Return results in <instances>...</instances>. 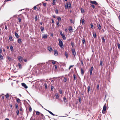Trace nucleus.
<instances>
[{"instance_id":"obj_44","label":"nucleus","mask_w":120,"mask_h":120,"mask_svg":"<svg viewBox=\"0 0 120 120\" xmlns=\"http://www.w3.org/2000/svg\"><path fill=\"white\" fill-rule=\"evenodd\" d=\"M74 65H71L70 66V67H69V70H70V69H71V68L73 67L74 66Z\"/></svg>"},{"instance_id":"obj_9","label":"nucleus","mask_w":120,"mask_h":120,"mask_svg":"<svg viewBox=\"0 0 120 120\" xmlns=\"http://www.w3.org/2000/svg\"><path fill=\"white\" fill-rule=\"evenodd\" d=\"M54 55L56 56H57L58 54L57 51L56 50H54Z\"/></svg>"},{"instance_id":"obj_59","label":"nucleus","mask_w":120,"mask_h":120,"mask_svg":"<svg viewBox=\"0 0 120 120\" xmlns=\"http://www.w3.org/2000/svg\"><path fill=\"white\" fill-rule=\"evenodd\" d=\"M2 49H0V54H1V53L2 52Z\"/></svg>"},{"instance_id":"obj_48","label":"nucleus","mask_w":120,"mask_h":120,"mask_svg":"<svg viewBox=\"0 0 120 120\" xmlns=\"http://www.w3.org/2000/svg\"><path fill=\"white\" fill-rule=\"evenodd\" d=\"M6 98H8L9 97V95L8 94H7L6 95Z\"/></svg>"},{"instance_id":"obj_42","label":"nucleus","mask_w":120,"mask_h":120,"mask_svg":"<svg viewBox=\"0 0 120 120\" xmlns=\"http://www.w3.org/2000/svg\"><path fill=\"white\" fill-rule=\"evenodd\" d=\"M40 113V112L38 111H37L36 112V114L37 115H39Z\"/></svg>"},{"instance_id":"obj_18","label":"nucleus","mask_w":120,"mask_h":120,"mask_svg":"<svg viewBox=\"0 0 120 120\" xmlns=\"http://www.w3.org/2000/svg\"><path fill=\"white\" fill-rule=\"evenodd\" d=\"M87 89L88 90V92L89 93L90 91V86H88L87 87Z\"/></svg>"},{"instance_id":"obj_2","label":"nucleus","mask_w":120,"mask_h":120,"mask_svg":"<svg viewBox=\"0 0 120 120\" xmlns=\"http://www.w3.org/2000/svg\"><path fill=\"white\" fill-rule=\"evenodd\" d=\"M71 4L70 2L68 3L66 5H65L66 8H70L71 7Z\"/></svg>"},{"instance_id":"obj_8","label":"nucleus","mask_w":120,"mask_h":120,"mask_svg":"<svg viewBox=\"0 0 120 120\" xmlns=\"http://www.w3.org/2000/svg\"><path fill=\"white\" fill-rule=\"evenodd\" d=\"M22 86L24 87L25 88L27 89L28 88V86L26 85V84L24 83H22L21 84Z\"/></svg>"},{"instance_id":"obj_1","label":"nucleus","mask_w":120,"mask_h":120,"mask_svg":"<svg viewBox=\"0 0 120 120\" xmlns=\"http://www.w3.org/2000/svg\"><path fill=\"white\" fill-rule=\"evenodd\" d=\"M58 41H59V45L61 48L62 49L64 46L63 42L60 39H58Z\"/></svg>"},{"instance_id":"obj_57","label":"nucleus","mask_w":120,"mask_h":120,"mask_svg":"<svg viewBox=\"0 0 120 120\" xmlns=\"http://www.w3.org/2000/svg\"><path fill=\"white\" fill-rule=\"evenodd\" d=\"M19 21V22H20L21 21V19L20 18H18Z\"/></svg>"},{"instance_id":"obj_62","label":"nucleus","mask_w":120,"mask_h":120,"mask_svg":"<svg viewBox=\"0 0 120 120\" xmlns=\"http://www.w3.org/2000/svg\"><path fill=\"white\" fill-rule=\"evenodd\" d=\"M43 5L44 6H46V4L45 3H44L43 4Z\"/></svg>"},{"instance_id":"obj_23","label":"nucleus","mask_w":120,"mask_h":120,"mask_svg":"<svg viewBox=\"0 0 120 120\" xmlns=\"http://www.w3.org/2000/svg\"><path fill=\"white\" fill-rule=\"evenodd\" d=\"M15 35L16 38H18L19 35L16 32L15 33Z\"/></svg>"},{"instance_id":"obj_28","label":"nucleus","mask_w":120,"mask_h":120,"mask_svg":"<svg viewBox=\"0 0 120 120\" xmlns=\"http://www.w3.org/2000/svg\"><path fill=\"white\" fill-rule=\"evenodd\" d=\"M57 19L58 21H60L61 20V19L60 17H58V18H57Z\"/></svg>"},{"instance_id":"obj_25","label":"nucleus","mask_w":120,"mask_h":120,"mask_svg":"<svg viewBox=\"0 0 120 120\" xmlns=\"http://www.w3.org/2000/svg\"><path fill=\"white\" fill-rule=\"evenodd\" d=\"M3 56L1 54H0V60L3 59Z\"/></svg>"},{"instance_id":"obj_24","label":"nucleus","mask_w":120,"mask_h":120,"mask_svg":"<svg viewBox=\"0 0 120 120\" xmlns=\"http://www.w3.org/2000/svg\"><path fill=\"white\" fill-rule=\"evenodd\" d=\"M101 39L102 40V41L104 42H105V40L104 39V37L103 36L101 38Z\"/></svg>"},{"instance_id":"obj_60","label":"nucleus","mask_w":120,"mask_h":120,"mask_svg":"<svg viewBox=\"0 0 120 120\" xmlns=\"http://www.w3.org/2000/svg\"><path fill=\"white\" fill-rule=\"evenodd\" d=\"M59 92H60V94H61L62 93V91L61 90H59Z\"/></svg>"},{"instance_id":"obj_53","label":"nucleus","mask_w":120,"mask_h":120,"mask_svg":"<svg viewBox=\"0 0 120 120\" xmlns=\"http://www.w3.org/2000/svg\"><path fill=\"white\" fill-rule=\"evenodd\" d=\"M64 81L65 82H66L67 80V79L65 77L64 78Z\"/></svg>"},{"instance_id":"obj_40","label":"nucleus","mask_w":120,"mask_h":120,"mask_svg":"<svg viewBox=\"0 0 120 120\" xmlns=\"http://www.w3.org/2000/svg\"><path fill=\"white\" fill-rule=\"evenodd\" d=\"M56 99H58L59 98V96L58 94H56Z\"/></svg>"},{"instance_id":"obj_26","label":"nucleus","mask_w":120,"mask_h":120,"mask_svg":"<svg viewBox=\"0 0 120 120\" xmlns=\"http://www.w3.org/2000/svg\"><path fill=\"white\" fill-rule=\"evenodd\" d=\"M93 34L94 38H95L96 37V33H93Z\"/></svg>"},{"instance_id":"obj_41","label":"nucleus","mask_w":120,"mask_h":120,"mask_svg":"<svg viewBox=\"0 0 120 120\" xmlns=\"http://www.w3.org/2000/svg\"><path fill=\"white\" fill-rule=\"evenodd\" d=\"M56 24L58 26H60L59 23L58 21L56 22Z\"/></svg>"},{"instance_id":"obj_43","label":"nucleus","mask_w":120,"mask_h":120,"mask_svg":"<svg viewBox=\"0 0 120 120\" xmlns=\"http://www.w3.org/2000/svg\"><path fill=\"white\" fill-rule=\"evenodd\" d=\"M35 21H37L38 20V18L37 16H36L35 17Z\"/></svg>"},{"instance_id":"obj_51","label":"nucleus","mask_w":120,"mask_h":120,"mask_svg":"<svg viewBox=\"0 0 120 120\" xmlns=\"http://www.w3.org/2000/svg\"><path fill=\"white\" fill-rule=\"evenodd\" d=\"M29 110L30 112L32 111V108L31 107H30L29 108Z\"/></svg>"},{"instance_id":"obj_61","label":"nucleus","mask_w":120,"mask_h":120,"mask_svg":"<svg viewBox=\"0 0 120 120\" xmlns=\"http://www.w3.org/2000/svg\"><path fill=\"white\" fill-rule=\"evenodd\" d=\"M5 28L6 30H7L8 29L6 25L5 26Z\"/></svg>"},{"instance_id":"obj_10","label":"nucleus","mask_w":120,"mask_h":120,"mask_svg":"<svg viewBox=\"0 0 120 120\" xmlns=\"http://www.w3.org/2000/svg\"><path fill=\"white\" fill-rule=\"evenodd\" d=\"M48 49L49 51L50 52H52L53 51L52 49V48L50 46H49L48 47Z\"/></svg>"},{"instance_id":"obj_38","label":"nucleus","mask_w":120,"mask_h":120,"mask_svg":"<svg viewBox=\"0 0 120 120\" xmlns=\"http://www.w3.org/2000/svg\"><path fill=\"white\" fill-rule=\"evenodd\" d=\"M44 85L46 89H47V84L46 83L44 84Z\"/></svg>"},{"instance_id":"obj_12","label":"nucleus","mask_w":120,"mask_h":120,"mask_svg":"<svg viewBox=\"0 0 120 120\" xmlns=\"http://www.w3.org/2000/svg\"><path fill=\"white\" fill-rule=\"evenodd\" d=\"M45 109L47 111H48L50 114L52 115H53V116H55V115L54 114H53L52 112H51L50 111L48 110H47L45 109Z\"/></svg>"},{"instance_id":"obj_46","label":"nucleus","mask_w":120,"mask_h":120,"mask_svg":"<svg viewBox=\"0 0 120 120\" xmlns=\"http://www.w3.org/2000/svg\"><path fill=\"white\" fill-rule=\"evenodd\" d=\"M100 65L101 66H102V62L101 61H100Z\"/></svg>"},{"instance_id":"obj_4","label":"nucleus","mask_w":120,"mask_h":120,"mask_svg":"<svg viewBox=\"0 0 120 120\" xmlns=\"http://www.w3.org/2000/svg\"><path fill=\"white\" fill-rule=\"evenodd\" d=\"M106 104L105 103L103 106V109L102 111V113H104L103 111H105L106 110Z\"/></svg>"},{"instance_id":"obj_64","label":"nucleus","mask_w":120,"mask_h":120,"mask_svg":"<svg viewBox=\"0 0 120 120\" xmlns=\"http://www.w3.org/2000/svg\"><path fill=\"white\" fill-rule=\"evenodd\" d=\"M52 23H54V21L53 20V19H52Z\"/></svg>"},{"instance_id":"obj_58","label":"nucleus","mask_w":120,"mask_h":120,"mask_svg":"<svg viewBox=\"0 0 120 120\" xmlns=\"http://www.w3.org/2000/svg\"><path fill=\"white\" fill-rule=\"evenodd\" d=\"M80 62H81V64H82V65H83V61L82 60H81L80 61Z\"/></svg>"},{"instance_id":"obj_5","label":"nucleus","mask_w":120,"mask_h":120,"mask_svg":"<svg viewBox=\"0 0 120 120\" xmlns=\"http://www.w3.org/2000/svg\"><path fill=\"white\" fill-rule=\"evenodd\" d=\"M90 4H94L96 5H97L98 4V3L95 1H90Z\"/></svg>"},{"instance_id":"obj_22","label":"nucleus","mask_w":120,"mask_h":120,"mask_svg":"<svg viewBox=\"0 0 120 120\" xmlns=\"http://www.w3.org/2000/svg\"><path fill=\"white\" fill-rule=\"evenodd\" d=\"M82 42L83 44H84L85 42V40L84 39H83L82 41Z\"/></svg>"},{"instance_id":"obj_7","label":"nucleus","mask_w":120,"mask_h":120,"mask_svg":"<svg viewBox=\"0 0 120 120\" xmlns=\"http://www.w3.org/2000/svg\"><path fill=\"white\" fill-rule=\"evenodd\" d=\"M72 55H73L75 56L76 55V52L75 49H72Z\"/></svg>"},{"instance_id":"obj_32","label":"nucleus","mask_w":120,"mask_h":120,"mask_svg":"<svg viewBox=\"0 0 120 120\" xmlns=\"http://www.w3.org/2000/svg\"><path fill=\"white\" fill-rule=\"evenodd\" d=\"M10 48L11 51H13V47L12 46H11L10 47Z\"/></svg>"},{"instance_id":"obj_21","label":"nucleus","mask_w":120,"mask_h":120,"mask_svg":"<svg viewBox=\"0 0 120 120\" xmlns=\"http://www.w3.org/2000/svg\"><path fill=\"white\" fill-rule=\"evenodd\" d=\"M18 42L19 44H20L22 43V41L21 39H18Z\"/></svg>"},{"instance_id":"obj_13","label":"nucleus","mask_w":120,"mask_h":120,"mask_svg":"<svg viewBox=\"0 0 120 120\" xmlns=\"http://www.w3.org/2000/svg\"><path fill=\"white\" fill-rule=\"evenodd\" d=\"M97 26L98 29L99 30H101V27L100 25L99 24H97Z\"/></svg>"},{"instance_id":"obj_17","label":"nucleus","mask_w":120,"mask_h":120,"mask_svg":"<svg viewBox=\"0 0 120 120\" xmlns=\"http://www.w3.org/2000/svg\"><path fill=\"white\" fill-rule=\"evenodd\" d=\"M40 29L41 31L42 32L44 30V28L43 27L41 26V27Z\"/></svg>"},{"instance_id":"obj_49","label":"nucleus","mask_w":120,"mask_h":120,"mask_svg":"<svg viewBox=\"0 0 120 120\" xmlns=\"http://www.w3.org/2000/svg\"><path fill=\"white\" fill-rule=\"evenodd\" d=\"M90 5H91V6L92 7V8L94 9V8H95V7L93 5L90 4Z\"/></svg>"},{"instance_id":"obj_31","label":"nucleus","mask_w":120,"mask_h":120,"mask_svg":"<svg viewBox=\"0 0 120 120\" xmlns=\"http://www.w3.org/2000/svg\"><path fill=\"white\" fill-rule=\"evenodd\" d=\"M117 46L119 49H120V44L119 43H117Z\"/></svg>"},{"instance_id":"obj_11","label":"nucleus","mask_w":120,"mask_h":120,"mask_svg":"<svg viewBox=\"0 0 120 120\" xmlns=\"http://www.w3.org/2000/svg\"><path fill=\"white\" fill-rule=\"evenodd\" d=\"M81 20L80 21V22H81V21L82 20V24H85V22L84 21V18H83L82 17L81 19Z\"/></svg>"},{"instance_id":"obj_15","label":"nucleus","mask_w":120,"mask_h":120,"mask_svg":"<svg viewBox=\"0 0 120 120\" xmlns=\"http://www.w3.org/2000/svg\"><path fill=\"white\" fill-rule=\"evenodd\" d=\"M68 30L70 32H71V31L73 30L71 26H70L69 27V29H68Z\"/></svg>"},{"instance_id":"obj_29","label":"nucleus","mask_w":120,"mask_h":120,"mask_svg":"<svg viewBox=\"0 0 120 120\" xmlns=\"http://www.w3.org/2000/svg\"><path fill=\"white\" fill-rule=\"evenodd\" d=\"M65 56H66V58H68V54L67 53V52H65Z\"/></svg>"},{"instance_id":"obj_63","label":"nucleus","mask_w":120,"mask_h":120,"mask_svg":"<svg viewBox=\"0 0 120 120\" xmlns=\"http://www.w3.org/2000/svg\"><path fill=\"white\" fill-rule=\"evenodd\" d=\"M57 68V66L56 65L55 66V69H56Z\"/></svg>"},{"instance_id":"obj_27","label":"nucleus","mask_w":120,"mask_h":120,"mask_svg":"<svg viewBox=\"0 0 120 120\" xmlns=\"http://www.w3.org/2000/svg\"><path fill=\"white\" fill-rule=\"evenodd\" d=\"M16 113L18 116H19V110H17V111H16Z\"/></svg>"},{"instance_id":"obj_3","label":"nucleus","mask_w":120,"mask_h":120,"mask_svg":"<svg viewBox=\"0 0 120 120\" xmlns=\"http://www.w3.org/2000/svg\"><path fill=\"white\" fill-rule=\"evenodd\" d=\"M18 59L19 61L20 62H22L23 60V57L21 56H19L18 58Z\"/></svg>"},{"instance_id":"obj_47","label":"nucleus","mask_w":120,"mask_h":120,"mask_svg":"<svg viewBox=\"0 0 120 120\" xmlns=\"http://www.w3.org/2000/svg\"><path fill=\"white\" fill-rule=\"evenodd\" d=\"M81 12L82 13H84V10L82 9H81Z\"/></svg>"},{"instance_id":"obj_19","label":"nucleus","mask_w":120,"mask_h":120,"mask_svg":"<svg viewBox=\"0 0 120 120\" xmlns=\"http://www.w3.org/2000/svg\"><path fill=\"white\" fill-rule=\"evenodd\" d=\"M64 101L65 103H66L67 102L66 98L64 97L63 98Z\"/></svg>"},{"instance_id":"obj_50","label":"nucleus","mask_w":120,"mask_h":120,"mask_svg":"<svg viewBox=\"0 0 120 120\" xmlns=\"http://www.w3.org/2000/svg\"><path fill=\"white\" fill-rule=\"evenodd\" d=\"M53 86H51V90L52 91H53Z\"/></svg>"},{"instance_id":"obj_16","label":"nucleus","mask_w":120,"mask_h":120,"mask_svg":"<svg viewBox=\"0 0 120 120\" xmlns=\"http://www.w3.org/2000/svg\"><path fill=\"white\" fill-rule=\"evenodd\" d=\"M81 73L82 75H83L84 73V71L82 68L81 69Z\"/></svg>"},{"instance_id":"obj_52","label":"nucleus","mask_w":120,"mask_h":120,"mask_svg":"<svg viewBox=\"0 0 120 120\" xmlns=\"http://www.w3.org/2000/svg\"><path fill=\"white\" fill-rule=\"evenodd\" d=\"M60 34L62 36H63V35H63L62 34V32L61 31L60 32Z\"/></svg>"},{"instance_id":"obj_33","label":"nucleus","mask_w":120,"mask_h":120,"mask_svg":"<svg viewBox=\"0 0 120 120\" xmlns=\"http://www.w3.org/2000/svg\"><path fill=\"white\" fill-rule=\"evenodd\" d=\"M55 12L57 14H58V10L57 9H56L55 11Z\"/></svg>"},{"instance_id":"obj_20","label":"nucleus","mask_w":120,"mask_h":120,"mask_svg":"<svg viewBox=\"0 0 120 120\" xmlns=\"http://www.w3.org/2000/svg\"><path fill=\"white\" fill-rule=\"evenodd\" d=\"M9 38L10 41H13V39L12 38V37L11 36H9Z\"/></svg>"},{"instance_id":"obj_34","label":"nucleus","mask_w":120,"mask_h":120,"mask_svg":"<svg viewBox=\"0 0 120 120\" xmlns=\"http://www.w3.org/2000/svg\"><path fill=\"white\" fill-rule=\"evenodd\" d=\"M63 39L64 40H65L66 39V38L65 35H64L62 36Z\"/></svg>"},{"instance_id":"obj_55","label":"nucleus","mask_w":120,"mask_h":120,"mask_svg":"<svg viewBox=\"0 0 120 120\" xmlns=\"http://www.w3.org/2000/svg\"><path fill=\"white\" fill-rule=\"evenodd\" d=\"M97 87L98 90L99 89V86L98 84L97 85Z\"/></svg>"},{"instance_id":"obj_6","label":"nucleus","mask_w":120,"mask_h":120,"mask_svg":"<svg viewBox=\"0 0 120 120\" xmlns=\"http://www.w3.org/2000/svg\"><path fill=\"white\" fill-rule=\"evenodd\" d=\"M93 69L94 68L92 66L91 67L90 69L89 70L90 74V75H91L92 74V71L93 70Z\"/></svg>"},{"instance_id":"obj_30","label":"nucleus","mask_w":120,"mask_h":120,"mask_svg":"<svg viewBox=\"0 0 120 120\" xmlns=\"http://www.w3.org/2000/svg\"><path fill=\"white\" fill-rule=\"evenodd\" d=\"M18 66H19V68L20 69H21L22 67H21V65L20 63H18Z\"/></svg>"},{"instance_id":"obj_54","label":"nucleus","mask_w":120,"mask_h":120,"mask_svg":"<svg viewBox=\"0 0 120 120\" xmlns=\"http://www.w3.org/2000/svg\"><path fill=\"white\" fill-rule=\"evenodd\" d=\"M18 105L17 104L16 105H15V108L17 110H18Z\"/></svg>"},{"instance_id":"obj_14","label":"nucleus","mask_w":120,"mask_h":120,"mask_svg":"<svg viewBox=\"0 0 120 120\" xmlns=\"http://www.w3.org/2000/svg\"><path fill=\"white\" fill-rule=\"evenodd\" d=\"M47 34H44L43 36V37L44 39H46L47 38Z\"/></svg>"},{"instance_id":"obj_37","label":"nucleus","mask_w":120,"mask_h":120,"mask_svg":"<svg viewBox=\"0 0 120 120\" xmlns=\"http://www.w3.org/2000/svg\"><path fill=\"white\" fill-rule=\"evenodd\" d=\"M73 76L74 78V80H75L76 79V75L75 74L73 75Z\"/></svg>"},{"instance_id":"obj_39","label":"nucleus","mask_w":120,"mask_h":120,"mask_svg":"<svg viewBox=\"0 0 120 120\" xmlns=\"http://www.w3.org/2000/svg\"><path fill=\"white\" fill-rule=\"evenodd\" d=\"M91 27L92 29H93L94 28V26L93 25V24L92 23H91Z\"/></svg>"},{"instance_id":"obj_56","label":"nucleus","mask_w":120,"mask_h":120,"mask_svg":"<svg viewBox=\"0 0 120 120\" xmlns=\"http://www.w3.org/2000/svg\"><path fill=\"white\" fill-rule=\"evenodd\" d=\"M34 8L35 10L37 9V7L36 6H34Z\"/></svg>"},{"instance_id":"obj_45","label":"nucleus","mask_w":120,"mask_h":120,"mask_svg":"<svg viewBox=\"0 0 120 120\" xmlns=\"http://www.w3.org/2000/svg\"><path fill=\"white\" fill-rule=\"evenodd\" d=\"M71 46L72 47L74 46V42H71Z\"/></svg>"},{"instance_id":"obj_36","label":"nucleus","mask_w":120,"mask_h":120,"mask_svg":"<svg viewBox=\"0 0 120 120\" xmlns=\"http://www.w3.org/2000/svg\"><path fill=\"white\" fill-rule=\"evenodd\" d=\"M16 100H17V102L18 103H19L20 100L18 98H17Z\"/></svg>"},{"instance_id":"obj_35","label":"nucleus","mask_w":120,"mask_h":120,"mask_svg":"<svg viewBox=\"0 0 120 120\" xmlns=\"http://www.w3.org/2000/svg\"><path fill=\"white\" fill-rule=\"evenodd\" d=\"M7 57L8 60L10 61L12 59V58L10 57L9 56H8Z\"/></svg>"}]
</instances>
